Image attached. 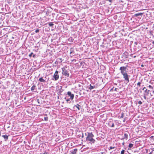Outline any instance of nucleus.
I'll return each mask as SVG.
<instances>
[{"instance_id":"obj_40","label":"nucleus","mask_w":154,"mask_h":154,"mask_svg":"<svg viewBox=\"0 0 154 154\" xmlns=\"http://www.w3.org/2000/svg\"><path fill=\"white\" fill-rule=\"evenodd\" d=\"M43 154H47V153H43Z\"/></svg>"},{"instance_id":"obj_23","label":"nucleus","mask_w":154,"mask_h":154,"mask_svg":"<svg viewBox=\"0 0 154 154\" xmlns=\"http://www.w3.org/2000/svg\"><path fill=\"white\" fill-rule=\"evenodd\" d=\"M48 120V118L47 117L44 118V120H45L46 121H47Z\"/></svg>"},{"instance_id":"obj_22","label":"nucleus","mask_w":154,"mask_h":154,"mask_svg":"<svg viewBox=\"0 0 154 154\" xmlns=\"http://www.w3.org/2000/svg\"><path fill=\"white\" fill-rule=\"evenodd\" d=\"M125 152V150H122L121 152V154H124Z\"/></svg>"},{"instance_id":"obj_32","label":"nucleus","mask_w":154,"mask_h":154,"mask_svg":"<svg viewBox=\"0 0 154 154\" xmlns=\"http://www.w3.org/2000/svg\"><path fill=\"white\" fill-rule=\"evenodd\" d=\"M141 66L142 67H143L144 66V65H143V64H142V65H141Z\"/></svg>"},{"instance_id":"obj_36","label":"nucleus","mask_w":154,"mask_h":154,"mask_svg":"<svg viewBox=\"0 0 154 154\" xmlns=\"http://www.w3.org/2000/svg\"><path fill=\"white\" fill-rule=\"evenodd\" d=\"M152 150L154 151V148H152Z\"/></svg>"},{"instance_id":"obj_11","label":"nucleus","mask_w":154,"mask_h":154,"mask_svg":"<svg viewBox=\"0 0 154 154\" xmlns=\"http://www.w3.org/2000/svg\"><path fill=\"white\" fill-rule=\"evenodd\" d=\"M143 14V13H138L135 14H134V16L135 17H137L139 15H142Z\"/></svg>"},{"instance_id":"obj_24","label":"nucleus","mask_w":154,"mask_h":154,"mask_svg":"<svg viewBox=\"0 0 154 154\" xmlns=\"http://www.w3.org/2000/svg\"><path fill=\"white\" fill-rule=\"evenodd\" d=\"M141 83L140 82H139L137 83V85L139 86H140V85Z\"/></svg>"},{"instance_id":"obj_26","label":"nucleus","mask_w":154,"mask_h":154,"mask_svg":"<svg viewBox=\"0 0 154 154\" xmlns=\"http://www.w3.org/2000/svg\"><path fill=\"white\" fill-rule=\"evenodd\" d=\"M138 103L139 105H141L142 104V102L141 101H140L138 102Z\"/></svg>"},{"instance_id":"obj_1","label":"nucleus","mask_w":154,"mask_h":154,"mask_svg":"<svg viewBox=\"0 0 154 154\" xmlns=\"http://www.w3.org/2000/svg\"><path fill=\"white\" fill-rule=\"evenodd\" d=\"M126 67L122 66L120 68L119 70L120 71L121 74L123 76L124 80L127 83H128L129 81V77L130 76L128 75L126 71Z\"/></svg>"},{"instance_id":"obj_7","label":"nucleus","mask_w":154,"mask_h":154,"mask_svg":"<svg viewBox=\"0 0 154 154\" xmlns=\"http://www.w3.org/2000/svg\"><path fill=\"white\" fill-rule=\"evenodd\" d=\"M8 136L9 135H2V137L4 138L5 141H6L8 140Z\"/></svg>"},{"instance_id":"obj_33","label":"nucleus","mask_w":154,"mask_h":154,"mask_svg":"<svg viewBox=\"0 0 154 154\" xmlns=\"http://www.w3.org/2000/svg\"><path fill=\"white\" fill-rule=\"evenodd\" d=\"M108 1L110 2H112V0H108Z\"/></svg>"},{"instance_id":"obj_17","label":"nucleus","mask_w":154,"mask_h":154,"mask_svg":"<svg viewBox=\"0 0 154 154\" xmlns=\"http://www.w3.org/2000/svg\"><path fill=\"white\" fill-rule=\"evenodd\" d=\"M133 144L132 143H130L129 145L128 146L129 148H131L133 147Z\"/></svg>"},{"instance_id":"obj_9","label":"nucleus","mask_w":154,"mask_h":154,"mask_svg":"<svg viewBox=\"0 0 154 154\" xmlns=\"http://www.w3.org/2000/svg\"><path fill=\"white\" fill-rule=\"evenodd\" d=\"M77 151V149H74L73 151L72 152H71V153L72 154H76V152Z\"/></svg>"},{"instance_id":"obj_4","label":"nucleus","mask_w":154,"mask_h":154,"mask_svg":"<svg viewBox=\"0 0 154 154\" xmlns=\"http://www.w3.org/2000/svg\"><path fill=\"white\" fill-rule=\"evenodd\" d=\"M62 74L66 76L67 77H68L69 75V74L68 72V71L65 69V68H62Z\"/></svg>"},{"instance_id":"obj_30","label":"nucleus","mask_w":154,"mask_h":154,"mask_svg":"<svg viewBox=\"0 0 154 154\" xmlns=\"http://www.w3.org/2000/svg\"><path fill=\"white\" fill-rule=\"evenodd\" d=\"M59 59L60 60L61 62H62L63 60L62 58H59Z\"/></svg>"},{"instance_id":"obj_41","label":"nucleus","mask_w":154,"mask_h":154,"mask_svg":"<svg viewBox=\"0 0 154 154\" xmlns=\"http://www.w3.org/2000/svg\"><path fill=\"white\" fill-rule=\"evenodd\" d=\"M144 98H146V97L145 96H144Z\"/></svg>"},{"instance_id":"obj_12","label":"nucleus","mask_w":154,"mask_h":154,"mask_svg":"<svg viewBox=\"0 0 154 154\" xmlns=\"http://www.w3.org/2000/svg\"><path fill=\"white\" fill-rule=\"evenodd\" d=\"M39 80L41 82H45V80L42 77L40 78L39 79Z\"/></svg>"},{"instance_id":"obj_27","label":"nucleus","mask_w":154,"mask_h":154,"mask_svg":"<svg viewBox=\"0 0 154 154\" xmlns=\"http://www.w3.org/2000/svg\"><path fill=\"white\" fill-rule=\"evenodd\" d=\"M39 31V30L38 29H37L35 31V32L37 33V32H38Z\"/></svg>"},{"instance_id":"obj_31","label":"nucleus","mask_w":154,"mask_h":154,"mask_svg":"<svg viewBox=\"0 0 154 154\" xmlns=\"http://www.w3.org/2000/svg\"><path fill=\"white\" fill-rule=\"evenodd\" d=\"M114 88V87H113L112 88V89L110 90V91H113V89Z\"/></svg>"},{"instance_id":"obj_29","label":"nucleus","mask_w":154,"mask_h":154,"mask_svg":"<svg viewBox=\"0 0 154 154\" xmlns=\"http://www.w3.org/2000/svg\"><path fill=\"white\" fill-rule=\"evenodd\" d=\"M32 57L34 58H35V54H33L32 55Z\"/></svg>"},{"instance_id":"obj_8","label":"nucleus","mask_w":154,"mask_h":154,"mask_svg":"<svg viewBox=\"0 0 154 154\" xmlns=\"http://www.w3.org/2000/svg\"><path fill=\"white\" fill-rule=\"evenodd\" d=\"M95 88V85L94 86H92L91 84H90V87H89L88 88L91 90L94 88Z\"/></svg>"},{"instance_id":"obj_21","label":"nucleus","mask_w":154,"mask_h":154,"mask_svg":"<svg viewBox=\"0 0 154 154\" xmlns=\"http://www.w3.org/2000/svg\"><path fill=\"white\" fill-rule=\"evenodd\" d=\"M33 54V53L32 52L30 54H29V56L30 57H31Z\"/></svg>"},{"instance_id":"obj_37","label":"nucleus","mask_w":154,"mask_h":154,"mask_svg":"<svg viewBox=\"0 0 154 154\" xmlns=\"http://www.w3.org/2000/svg\"><path fill=\"white\" fill-rule=\"evenodd\" d=\"M152 152H151L150 153H149V154H152Z\"/></svg>"},{"instance_id":"obj_13","label":"nucleus","mask_w":154,"mask_h":154,"mask_svg":"<svg viewBox=\"0 0 154 154\" xmlns=\"http://www.w3.org/2000/svg\"><path fill=\"white\" fill-rule=\"evenodd\" d=\"M124 138H123L122 139H125L126 140H127L128 138V135L127 134L125 133L124 134Z\"/></svg>"},{"instance_id":"obj_28","label":"nucleus","mask_w":154,"mask_h":154,"mask_svg":"<svg viewBox=\"0 0 154 154\" xmlns=\"http://www.w3.org/2000/svg\"><path fill=\"white\" fill-rule=\"evenodd\" d=\"M114 127V123H112V125L111 127Z\"/></svg>"},{"instance_id":"obj_3","label":"nucleus","mask_w":154,"mask_h":154,"mask_svg":"<svg viewBox=\"0 0 154 154\" xmlns=\"http://www.w3.org/2000/svg\"><path fill=\"white\" fill-rule=\"evenodd\" d=\"M74 97V95L73 94H72L70 91H68L67 94L65 98L66 102L68 103L70 100H72Z\"/></svg>"},{"instance_id":"obj_6","label":"nucleus","mask_w":154,"mask_h":154,"mask_svg":"<svg viewBox=\"0 0 154 154\" xmlns=\"http://www.w3.org/2000/svg\"><path fill=\"white\" fill-rule=\"evenodd\" d=\"M143 90L144 91V92L146 94V95L149 94V90H147L146 87H144L143 88Z\"/></svg>"},{"instance_id":"obj_35","label":"nucleus","mask_w":154,"mask_h":154,"mask_svg":"<svg viewBox=\"0 0 154 154\" xmlns=\"http://www.w3.org/2000/svg\"><path fill=\"white\" fill-rule=\"evenodd\" d=\"M152 43L154 44V41H153L152 42Z\"/></svg>"},{"instance_id":"obj_14","label":"nucleus","mask_w":154,"mask_h":154,"mask_svg":"<svg viewBox=\"0 0 154 154\" xmlns=\"http://www.w3.org/2000/svg\"><path fill=\"white\" fill-rule=\"evenodd\" d=\"M75 106L78 109V110H80V107H81V106L77 104L76 105H75Z\"/></svg>"},{"instance_id":"obj_39","label":"nucleus","mask_w":154,"mask_h":154,"mask_svg":"<svg viewBox=\"0 0 154 154\" xmlns=\"http://www.w3.org/2000/svg\"><path fill=\"white\" fill-rule=\"evenodd\" d=\"M136 57V56H134L133 57L134 58H135Z\"/></svg>"},{"instance_id":"obj_34","label":"nucleus","mask_w":154,"mask_h":154,"mask_svg":"<svg viewBox=\"0 0 154 154\" xmlns=\"http://www.w3.org/2000/svg\"><path fill=\"white\" fill-rule=\"evenodd\" d=\"M124 143H125L124 142L123 143H122V145H124Z\"/></svg>"},{"instance_id":"obj_18","label":"nucleus","mask_w":154,"mask_h":154,"mask_svg":"<svg viewBox=\"0 0 154 154\" xmlns=\"http://www.w3.org/2000/svg\"><path fill=\"white\" fill-rule=\"evenodd\" d=\"M54 25V24L52 23H49V25L50 26H52Z\"/></svg>"},{"instance_id":"obj_38","label":"nucleus","mask_w":154,"mask_h":154,"mask_svg":"<svg viewBox=\"0 0 154 154\" xmlns=\"http://www.w3.org/2000/svg\"><path fill=\"white\" fill-rule=\"evenodd\" d=\"M152 93H153V94H154V90L152 91Z\"/></svg>"},{"instance_id":"obj_10","label":"nucleus","mask_w":154,"mask_h":154,"mask_svg":"<svg viewBox=\"0 0 154 154\" xmlns=\"http://www.w3.org/2000/svg\"><path fill=\"white\" fill-rule=\"evenodd\" d=\"M36 89V86L35 85H33L31 88V89L32 91H34Z\"/></svg>"},{"instance_id":"obj_19","label":"nucleus","mask_w":154,"mask_h":154,"mask_svg":"<svg viewBox=\"0 0 154 154\" xmlns=\"http://www.w3.org/2000/svg\"><path fill=\"white\" fill-rule=\"evenodd\" d=\"M119 89L117 88H115L114 89V91L116 92H118Z\"/></svg>"},{"instance_id":"obj_5","label":"nucleus","mask_w":154,"mask_h":154,"mask_svg":"<svg viewBox=\"0 0 154 154\" xmlns=\"http://www.w3.org/2000/svg\"><path fill=\"white\" fill-rule=\"evenodd\" d=\"M58 72L57 70H56L53 75V77L56 81L59 78V75H58Z\"/></svg>"},{"instance_id":"obj_2","label":"nucleus","mask_w":154,"mask_h":154,"mask_svg":"<svg viewBox=\"0 0 154 154\" xmlns=\"http://www.w3.org/2000/svg\"><path fill=\"white\" fill-rule=\"evenodd\" d=\"M94 137V135L92 133H88L86 140L87 141L90 142L91 144L94 143L95 142V140L93 138Z\"/></svg>"},{"instance_id":"obj_15","label":"nucleus","mask_w":154,"mask_h":154,"mask_svg":"<svg viewBox=\"0 0 154 154\" xmlns=\"http://www.w3.org/2000/svg\"><path fill=\"white\" fill-rule=\"evenodd\" d=\"M154 136H151L150 137V140L152 141V142H153V140H154Z\"/></svg>"},{"instance_id":"obj_20","label":"nucleus","mask_w":154,"mask_h":154,"mask_svg":"<svg viewBox=\"0 0 154 154\" xmlns=\"http://www.w3.org/2000/svg\"><path fill=\"white\" fill-rule=\"evenodd\" d=\"M114 148H115V147H112V146H111L109 147V150L112 149H114Z\"/></svg>"},{"instance_id":"obj_25","label":"nucleus","mask_w":154,"mask_h":154,"mask_svg":"<svg viewBox=\"0 0 154 154\" xmlns=\"http://www.w3.org/2000/svg\"><path fill=\"white\" fill-rule=\"evenodd\" d=\"M148 87H149V88H152V89L153 88V87L152 86H151L150 85H149Z\"/></svg>"},{"instance_id":"obj_16","label":"nucleus","mask_w":154,"mask_h":154,"mask_svg":"<svg viewBox=\"0 0 154 154\" xmlns=\"http://www.w3.org/2000/svg\"><path fill=\"white\" fill-rule=\"evenodd\" d=\"M124 114L123 112H122V114H121V116L120 117V118H123L124 116Z\"/></svg>"}]
</instances>
